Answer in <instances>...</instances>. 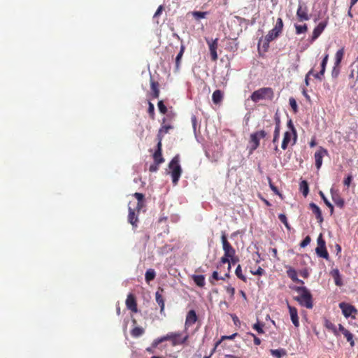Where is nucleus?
Instances as JSON below:
<instances>
[{
	"label": "nucleus",
	"mask_w": 358,
	"mask_h": 358,
	"mask_svg": "<svg viewBox=\"0 0 358 358\" xmlns=\"http://www.w3.org/2000/svg\"><path fill=\"white\" fill-rule=\"evenodd\" d=\"M294 289L299 294L294 299L297 301L301 306L308 309L313 308V296L310 292L303 286L296 287Z\"/></svg>",
	"instance_id": "f257e3e1"
},
{
	"label": "nucleus",
	"mask_w": 358,
	"mask_h": 358,
	"mask_svg": "<svg viewBox=\"0 0 358 358\" xmlns=\"http://www.w3.org/2000/svg\"><path fill=\"white\" fill-rule=\"evenodd\" d=\"M274 97V92L271 87H262L255 91L250 96V99L254 102H258L260 100H272Z\"/></svg>",
	"instance_id": "f03ea898"
},
{
	"label": "nucleus",
	"mask_w": 358,
	"mask_h": 358,
	"mask_svg": "<svg viewBox=\"0 0 358 358\" xmlns=\"http://www.w3.org/2000/svg\"><path fill=\"white\" fill-rule=\"evenodd\" d=\"M179 155H176L170 162L169 167L171 169L172 182L174 185H177L182 173V169L179 164Z\"/></svg>",
	"instance_id": "7ed1b4c3"
},
{
	"label": "nucleus",
	"mask_w": 358,
	"mask_h": 358,
	"mask_svg": "<svg viewBox=\"0 0 358 358\" xmlns=\"http://www.w3.org/2000/svg\"><path fill=\"white\" fill-rule=\"evenodd\" d=\"M283 28V22L282 18L278 17L276 21V24L275 27L268 31V34L266 36V40L267 44L270 42L275 39L279 36L280 33L282 31Z\"/></svg>",
	"instance_id": "20e7f679"
},
{
	"label": "nucleus",
	"mask_w": 358,
	"mask_h": 358,
	"mask_svg": "<svg viewBox=\"0 0 358 358\" xmlns=\"http://www.w3.org/2000/svg\"><path fill=\"white\" fill-rule=\"evenodd\" d=\"M317 246L315 249L316 254L325 259H329V253L326 248L325 241L322 238V234H320L317 240Z\"/></svg>",
	"instance_id": "39448f33"
},
{
	"label": "nucleus",
	"mask_w": 358,
	"mask_h": 358,
	"mask_svg": "<svg viewBox=\"0 0 358 358\" xmlns=\"http://www.w3.org/2000/svg\"><path fill=\"white\" fill-rule=\"evenodd\" d=\"M181 336V334L178 333H169L164 336H162L164 341H171L173 345L185 343L188 339V335L185 336L182 339L179 340L178 338Z\"/></svg>",
	"instance_id": "423d86ee"
},
{
	"label": "nucleus",
	"mask_w": 358,
	"mask_h": 358,
	"mask_svg": "<svg viewBox=\"0 0 358 358\" xmlns=\"http://www.w3.org/2000/svg\"><path fill=\"white\" fill-rule=\"evenodd\" d=\"M221 241L222 243V248L224 252V254H225L226 256H231L233 257L234 255H236V250L228 241L226 233L224 231L222 232Z\"/></svg>",
	"instance_id": "0eeeda50"
},
{
	"label": "nucleus",
	"mask_w": 358,
	"mask_h": 358,
	"mask_svg": "<svg viewBox=\"0 0 358 358\" xmlns=\"http://www.w3.org/2000/svg\"><path fill=\"white\" fill-rule=\"evenodd\" d=\"M329 155L328 151L323 147H320L314 154L315 166L317 169H320L322 165L323 157Z\"/></svg>",
	"instance_id": "6e6552de"
},
{
	"label": "nucleus",
	"mask_w": 358,
	"mask_h": 358,
	"mask_svg": "<svg viewBox=\"0 0 358 358\" xmlns=\"http://www.w3.org/2000/svg\"><path fill=\"white\" fill-rule=\"evenodd\" d=\"M308 9L307 6L303 3H299L297 10H296V17L299 22L307 21L310 20V16L308 13Z\"/></svg>",
	"instance_id": "1a4fd4ad"
},
{
	"label": "nucleus",
	"mask_w": 358,
	"mask_h": 358,
	"mask_svg": "<svg viewBox=\"0 0 358 358\" xmlns=\"http://www.w3.org/2000/svg\"><path fill=\"white\" fill-rule=\"evenodd\" d=\"M339 307L342 310V313L345 317L352 316V318H355V316L353 315V314H356L357 310L355 306L349 303L342 302L339 303Z\"/></svg>",
	"instance_id": "9d476101"
},
{
	"label": "nucleus",
	"mask_w": 358,
	"mask_h": 358,
	"mask_svg": "<svg viewBox=\"0 0 358 358\" xmlns=\"http://www.w3.org/2000/svg\"><path fill=\"white\" fill-rule=\"evenodd\" d=\"M206 42L209 46V50L210 52L211 59L213 62L217 60L218 56L217 54V49L218 48V39L215 38L214 40H208L206 39Z\"/></svg>",
	"instance_id": "9b49d317"
},
{
	"label": "nucleus",
	"mask_w": 358,
	"mask_h": 358,
	"mask_svg": "<svg viewBox=\"0 0 358 358\" xmlns=\"http://www.w3.org/2000/svg\"><path fill=\"white\" fill-rule=\"evenodd\" d=\"M330 193L331 196V199L334 203L339 208H342L344 207L345 201L341 196L338 189H336L334 188H331Z\"/></svg>",
	"instance_id": "f8f14e48"
},
{
	"label": "nucleus",
	"mask_w": 358,
	"mask_h": 358,
	"mask_svg": "<svg viewBox=\"0 0 358 358\" xmlns=\"http://www.w3.org/2000/svg\"><path fill=\"white\" fill-rule=\"evenodd\" d=\"M165 122L166 118H164L162 124L159 128L157 135V141L160 143H162V139L164 137L165 134H168L171 129H173V127L171 124H164Z\"/></svg>",
	"instance_id": "ddd939ff"
},
{
	"label": "nucleus",
	"mask_w": 358,
	"mask_h": 358,
	"mask_svg": "<svg viewBox=\"0 0 358 358\" xmlns=\"http://www.w3.org/2000/svg\"><path fill=\"white\" fill-rule=\"evenodd\" d=\"M127 308L133 313L138 312L137 302L135 296L130 293L127 295L126 301Z\"/></svg>",
	"instance_id": "4468645a"
},
{
	"label": "nucleus",
	"mask_w": 358,
	"mask_h": 358,
	"mask_svg": "<svg viewBox=\"0 0 358 358\" xmlns=\"http://www.w3.org/2000/svg\"><path fill=\"white\" fill-rule=\"evenodd\" d=\"M198 320L196 311L194 310H190L187 312L185 322V328L187 329L189 327L192 326Z\"/></svg>",
	"instance_id": "2eb2a0df"
},
{
	"label": "nucleus",
	"mask_w": 358,
	"mask_h": 358,
	"mask_svg": "<svg viewBox=\"0 0 358 358\" xmlns=\"http://www.w3.org/2000/svg\"><path fill=\"white\" fill-rule=\"evenodd\" d=\"M327 25V21H322L318 24V25L313 29V36H312V38H311L312 41H314L320 36V34L323 32V31L326 28Z\"/></svg>",
	"instance_id": "dca6fc26"
},
{
	"label": "nucleus",
	"mask_w": 358,
	"mask_h": 358,
	"mask_svg": "<svg viewBox=\"0 0 358 358\" xmlns=\"http://www.w3.org/2000/svg\"><path fill=\"white\" fill-rule=\"evenodd\" d=\"M287 308L289 309L290 318L293 324L294 325L295 327H299V320L297 309L295 307L290 306L289 304H287Z\"/></svg>",
	"instance_id": "f3484780"
},
{
	"label": "nucleus",
	"mask_w": 358,
	"mask_h": 358,
	"mask_svg": "<svg viewBox=\"0 0 358 358\" xmlns=\"http://www.w3.org/2000/svg\"><path fill=\"white\" fill-rule=\"evenodd\" d=\"M153 159L155 162L157 164H162L164 162V159L162 157V143L157 142V150L153 154Z\"/></svg>",
	"instance_id": "a211bd4d"
},
{
	"label": "nucleus",
	"mask_w": 358,
	"mask_h": 358,
	"mask_svg": "<svg viewBox=\"0 0 358 358\" xmlns=\"http://www.w3.org/2000/svg\"><path fill=\"white\" fill-rule=\"evenodd\" d=\"M287 268V276L294 282H297V283H299V284H301V285H303L304 282L303 280H300L298 278V276H297V272L296 271L291 267V266H286Z\"/></svg>",
	"instance_id": "6ab92c4d"
},
{
	"label": "nucleus",
	"mask_w": 358,
	"mask_h": 358,
	"mask_svg": "<svg viewBox=\"0 0 358 358\" xmlns=\"http://www.w3.org/2000/svg\"><path fill=\"white\" fill-rule=\"evenodd\" d=\"M339 331L343 334V336L346 338L347 341L350 343V346L353 347L355 345V341L353 340V334L350 332L348 329H346L342 324H338Z\"/></svg>",
	"instance_id": "aec40b11"
},
{
	"label": "nucleus",
	"mask_w": 358,
	"mask_h": 358,
	"mask_svg": "<svg viewBox=\"0 0 358 358\" xmlns=\"http://www.w3.org/2000/svg\"><path fill=\"white\" fill-rule=\"evenodd\" d=\"M309 208L315 215L317 222L319 223H322L324 220H323V217H322V211H321L320 208L314 203H310L309 204Z\"/></svg>",
	"instance_id": "412c9836"
},
{
	"label": "nucleus",
	"mask_w": 358,
	"mask_h": 358,
	"mask_svg": "<svg viewBox=\"0 0 358 358\" xmlns=\"http://www.w3.org/2000/svg\"><path fill=\"white\" fill-rule=\"evenodd\" d=\"M328 59H329V55L326 54L321 62V70H320V73L314 74V76L315 78L319 79L320 80H322V76H324V72H325Z\"/></svg>",
	"instance_id": "4be33fe9"
},
{
	"label": "nucleus",
	"mask_w": 358,
	"mask_h": 358,
	"mask_svg": "<svg viewBox=\"0 0 358 358\" xmlns=\"http://www.w3.org/2000/svg\"><path fill=\"white\" fill-rule=\"evenodd\" d=\"M292 138H294V133L292 131H285L284 134L281 148L282 150H286L289 143L291 141Z\"/></svg>",
	"instance_id": "5701e85b"
},
{
	"label": "nucleus",
	"mask_w": 358,
	"mask_h": 358,
	"mask_svg": "<svg viewBox=\"0 0 358 358\" xmlns=\"http://www.w3.org/2000/svg\"><path fill=\"white\" fill-rule=\"evenodd\" d=\"M128 221L133 227H137L138 216L135 213V210L131 207H129Z\"/></svg>",
	"instance_id": "b1692460"
},
{
	"label": "nucleus",
	"mask_w": 358,
	"mask_h": 358,
	"mask_svg": "<svg viewBox=\"0 0 358 358\" xmlns=\"http://www.w3.org/2000/svg\"><path fill=\"white\" fill-rule=\"evenodd\" d=\"M151 94L152 98L157 99L159 96V83L152 79L150 80Z\"/></svg>",
	"instance_id": "393cba45"
},
{
	"label": "nucleus",
	"mask_w": 358,
	"mask_h": 358,
	"mask_svg": "<svg viewBox=\"0 0 358 358\" xmlns=\"http://www.w3.org/2000/svg\"><path fill=\"white\" fill-rule=\"evenodd\" d=\"M134 196L137 199L138 202L136 206V210L138 212L144 206V195L142 193L136 192Z\"/></svg>",
	"instance_id": "a878e982"
},
{
	"label": "nucleus",
	"mask_w": 358,
	"mask_h": 358,
	"mask_svg": "<svg viewBox=\"0 0 358 358\" xmlns=\"http://www.w3.org/2000/svg\"><path fill=\"white\" fill-rule=\"evenodd\" d=\"M224 98V93L220 90H215L212 95V100L215 104H220Z\"/></svg>",
	"instance_id": "bb28decb"
},
{
	"label": "nucleus",
	"mask_w": 358,
	"mask_h": 358,
	"mask_svg": "<svg viewBox=\"0 0 358 358\" xmlns=\"http://www.w3.org/2000/svg\"><path fill=\"white\" fill-rule=\"evenodd\" d=\"M331 275L334 279L335 284L337 286H341L343 285V282L341 280V274L339 272V270L338 268L333 269L331 273Z\"/></svg>",
	"instance_id": "cd10ccee"
},
{
	"label": "nucleus",
	"mask_w": 358,
	"mask_h": 358,
	"mask_svg": "<svg viewBox=\"0 0 358 358\" xmlns=\"http://www.w3.org/2000/svg\"><path fill=\"white\" fill-rule=\"evenodd\" d=\"M155 300L160 307V313L163 314L165 308L164 299L159 291L155 293Z\"/></svg>",
	"instance_id": "c85d7f7f"
},
{
	"label": "nucleus",
	"mask_w": 358,
	"mask_h": 358,
	"mask_svg": "<svg viewBox=\"0 0 358 358\" xmlns=\"http://www.w3.org/2000/svg\"><path fill=\"white\" fill-rule=\"evenodd\" d=\"M345 54L344 48L339 49L335 54V62L334 64L336 66H341V61Z\"/></svg>",
	"instance_id": "c756f323"
},
{
	"label": "nucleus",
	"mask_w": 358,
	"mask_h": 358,
	"mask_svg": "<svg viewBox=\"0 0 358 358\" xmlns=\"http://www.w3.org/2000/svg\"><path fill=\"white\" fill-rule=\"evenodd\" d=\"M192 279L194 283L200 287H203L205 285V277L203 275H194Z\"/></svg>",
	"instance_id": "7c9ffc66"
},
{
	"label": "nucleus",
	"mask_w": 358,
	"mask_h": 358,
	"mask_svg": "<svg viewBox=\"0 0 358 358\" xmlns=\"http://www.w3.org/2000/svg\"><path fill=\"white\" fill-rule=\"evenodd\" d=\"M185 50V47L183 44L181 45L180 51L176 58V69L178 70L180 65V62Z\"/></svg>",
	"instance_id": "2f4dec72"
},
{
	"label": "nucleus",
	"mask_w": 358,
	"mask_h": 358,
	"mask_svg": "<svg viewBox=\"0 0 358 358\" xmlns=\"http://www.w3.org/2000/svg\"><path fill=\"white\" fill-rule=\"evenodd\" d=\"M252 149L256 150L259 146V138L255 133L251 134L250 136Z\"/></svg>",
	"instance_id": "473e14b6"
},
{
	"label": "nucleus",
	"mask_w": 358,
	"mask_h": 358,
	"mask_svg": "<svg viewBox=\"0 0 358 358\" xmlns=\"http://www.w3.org/2000/svg\"><path fill=\"white\" fill-rule=\"evenodd\" d=\"M300 190L304 196H306L309 192L308 183L306 180H302L299 184Z\"/></svg>",
	"instance_id": "72a5a7b5"
},
{
	"label": "nucleus",
	"mask_w": 358,
	"mask_h": 358,
	"mask_svg": "<svg viewBox=\"0 0 358 358\" xmlns=\"http://www.w3.org/2000/svg\"><path fill=\"white\" fill-rule=\"evenodd\" d=\"M156 273L154 269L150 268L146 271L145 274V281L149 283L150 281L153 280L155 278Z\"/></svg>",
	"instance_id": "f704fd0d"
},
{
	"label": "nucleus",
	"mask_w": 358,
	"mask_h": 358,
	"mask_svg": "<svg viewBox=\"0 0 358 358\" xmlns=\"http://www.w3.org/2000/svg\"><path fill=\"white\" fill-rule=\"evenodd\" d=\"M324 327L329 330L331 331L335 335H338V331L334 324H333L329 320H325L324 321Z\"/></svg>",
	"instance_id": "c9c22d12"
},
{
	"label": "nucleus",
	"mask_w": 358,
	"mask_h": 358,
	"mask_svg": "<svg viewBox=\"0 0 358 358\" xmlns=\"http://www.w3.org/2000/svg\"><path fill=\"white\" fill-rule=\"evenodd\" d=\"M270 352L276 358H281L282 356L286 355V351L284 349L271 350Z\"/></svg>",
	"instance_id": "e433bc0d"
},
{
	"label": "nucleus",
	"mask_w": 358,
	"mask_h": 358,
	"mask_svg": "<svg viewBox=\"0 0 358 358\" xmlns=\"http://www.w3.org/2000/svg\"><path fill=\"white\" fill-rule=\"evenodd\" d=\"M294 27L296 29V34H303L308 31V26L306 24H304L303 25L295 24Z\"/></svg>",
	"instance_id": "4c0bfd02"
},
{
	"label": "nucleus",
	"mask_w": 358,
	"mask_h": 358,
	"mask_svg": "<svg viewBox=\"0 0 358 358\" xmlns=\"http://www.w3.org/2000/svg\"><path fill=\"white\" fill-rule=\"evenodd\" d=\"M144 333V329L139 327H136L131 330V334L134 337H139Z\"/></svg>",
	"instance_id": "58836bf2"
},
{
	"label": "nucleus",
	"mask_w": 358,
	"mask_h": 358,
	"mask_svg": "<svg viewBox=\"0 0 358 358\" xmlns=\"http://www.w3.org/2000/svg\"><path fill=\"white\" fill-rule=\"evenodd\" d=\"M264 327V323H261L259 322H257V323L254 324L252 326L253 329L257 331L258 334H264V331L263 327Z\"/></svg>",
	"instance_id": "ea45409f"
},
{
	"label": "nucleus",
	"mask_w": 358,
	"mask_h": 358,
	"mask_svg": "<svg viewBox=\"0 0 358 358\" xmlns=\"http://www.w3.org/2000/svg\"><path fill=\"white\" fill-rule=\"evenodd\" d=\"M235 273H236V276L239 279L243 280V282H245L247 281L246 277L242 273V269H241V265H238V266L236 267V268L235 270Z\"/></svg>",
	"instance_id": "a19ab883"
},
{
	"label": "nucleus",
	"mask_w": 358,
	"mask_h": 358,
	"mask_svg": "<svg viewBox=\"0 0 358 358\" xmlns=\"http://www.w3.org/2000/svg\"><path fill=\"white\" fill-rule=\"evenodd\" d=\"M319 194L324 201V203L329 208L331 213H332L334 212L333 205L329 201V200L327 199V197L322 191H320Z\"/></svg>",
	"instance_id": "79ce46f5"
},
{
	"label": "nucleus",
	"mask_w": 358,
	"mask_h": 358,
	"mask_svg": "<svg viewBox=\"0 0 358 358\" xmlns=\"http://www.w3.org/2000/svg\"><path fill=\"white\" fill-rule=\"evenodd\" d=\"M287 127L289 128V131H292L294 133V143L296 142V138H297V134H296V131L294 128V126L293 124V122H292V120H289L288 122H287Z\"/></svg>",
	"instance_id": "37998d69"
},
{
	"label": "nucleus",
	"mask_w": 358,
	"mask_h": 358,
	"mask_svg": "<svg viewBox=\"0 0 358 358\" xmlns=\"http://www.w3.org/2000/svg\"><path fill=\"white\" fill-rule=\"evenodd\" d=\"M289 103L294 113L298 112V106L296 99L294 97L289 99Z\"/></svg>",
	"instance_id": "c03bdc74"
},
{
	"label": "nucleus",
	"mask_w": 358,
	"mask_h": 358,
	"mask_svg": "<svg viewBox=\"0 0 358 358\" xmlns=\"http://www.w3.org/2000/svg\"><path fill=\"white\" fill-rule=\"evenodd\" d=\"M192 15L196 20H200L206 17L207 12L194 11L192 12Z\"/></svg>",
	"instance_id": "a18cd8bd"
},
{
	"label": "nucleus",
	"mask_w": 358,
	"mask_h": 358,
	"mask_svg": "<svg viewBox=\"0 0 358 358\" xmlns=\"http://www.w3.org/2000/svg\"><path fill=\"white\" fill-rule=\"evenodd\" d=\"M278 218L279 220H280L281 222H282L285 227L288 229H290V226H289V224L288 223V221H287V217L285 214H280L278 215Z\"/></svg>",
	"instance_id": "49530a36"
},
{
	"label": "nucleus",
	"mask_w": 358,
	"mask_h": 358,
	"mask_svg": "<svg viewBox=\"0 0 358 358\" xmlns=\"http://www.w3.org/2000/svg\"><path fill=\"white\" fill-rule=\"evenodd\" d=\"M213 280H224V278L220 277L217 271H215L212 273L211 278L209 279L210 283L212 285H214V282H213Z\"/></svg>",
	"instance_id": "de8ad7c7"
},
{
	"label": "nucleus",
	"mask_w": 358,
	"mask_h": 358,
	"mask_svg": "<svg viewBox=\"0 0 358 358\" xmlns=\"http://www.w3.org/2000/svg\"><path fill=\"white\" fill-rule=\"evenodd\" d=\"M148 112L150 115V117L152 120L155 119V106L154 105L149 101L148 103Z\"/></svg>",
	"instance_id": "09e8293b"
},
{
	"label": "nucleus",
	"mask_w": 358,
	"mask_h": 358,
	"mask_svg": "<svg viewBox=\"0 0 358 358\" xmlns=\"http://www.w3.org/2000/svg\"><path fill=\"white\" fill-rule=\"evenodd\" d=\"M340 73V66H336L334 64L333 69L331 71V76L334 78H336Z\"/></svg>",
	"instance_id": "8fccbe9b"
},
{
	"label": "nucleus",
	"mask_w": 358,
	"mask_h": 358,
	"mask_svg": "<svg viewBox=\"0 0 358 358\" xmlns=\"http://www.w3.org/2000/svg\"><path fill=\"white\" fill-rule=\"evenodd\" d=\"M157 106L161 113L165 114L167 112L166 106L164 104L162 101H159Z\"/></svg>",
	"instance_id": "3c124183"
},
{
	"label": "nucleus",
	"mask_w": 358,
	"mask_h": 358,
	"mask_svg": "<svg viewBox=\"0 0 358 358\" xmlns=\"http://www.w3.org/2000/svg\"><path fill=\"white\" fill-rule=\"evenodd\" d=\"M352 176L351 174L348 175L344 180H343V185L348 188L352 181Z\"/></svg>",
	"instance_id": "603ef678"
},
{
	"label": "nucleus",
	"mask_w": 358,
	"mask_h": 358,
	"mask_svg": "<svg viewBox=\"0 0 358 358\" xmlns=\"http://www.w3.org/2000/svg\"><path fill=\"white\" fill-rule=\"evenodd\" d=\"M280 129L275 128L274 134H273V143H276L278 141V139L280 137Z\"/></svg>",
	"instance_id": "864d4df0"
},
{
	"label": "nucleus",
	"mask_w": 358,
	"mask_h": 358,
	"mask_svg": "<svg viewBox=\"0 0 358 358\" xmlns=\"http://www.w3.org/2000/svg\"><path fill=\"white\" fill-rule=\"evenodd\" d=\"M226 292L230 295L231 298H234L235 294V288L231 286H227L225 287Z\"/></svg>",
	"instance_id": "5fc2aeb1"
},
{
	"label": "nucleus",
	"mask_w": 358,
	"mask_h": 358,
	"mask_svg": "<svg viewBox=\"0 0 358 358\" xmlns=\"http://www.w3.org/2000/svg\"><path fill=\"white\" fill-rule=\"evenodd\" d=\"M311 238L309 236H307L300 243L301 248H305L310 243Z\"/></svg>",
	"instance_id": "6e6d98bb"
},
{
	"label": "nucleus",
	"mask_w": 358,
	"mask_h": 358,
	"mask_svg": "<svg viewBox=\"0 0 358 358\" xmlns=\"http://www.w3.org/2000/svg\"><path fill=\"white\" fill-rule=\"evenodd\" d=\"M248 334L253 337L254 344L255 345H259L261 344V340L258 337H257L253 333H248Z\"/></svg>",
	"instance_id": "4d7b16f0"
},
{
	"label": "nucleus",
	"mask_w": 358,
	"mask_h": 358,
	"mask_svg": "<svg viewBox=\"0 0 358 358\" xmlns=\"http://www.w3.org/2000/svg\"><path fill=\"white\" fill-rule=\"evenodd\" d=\"M255 133L257 134L259 139L264 138L267 136V132L264 130H261Z\"/></svg>",
	"instance_id": "13d9d810"
},
{
	"label": "nucleus",
	"mask_w": 358,
	"mask_h": 358,
	"mask_svg": "<svg viewBox=\"0 0 358 358\" xmlns=\"http://www.w3.org/2000/svg\"><path fill=\"white\" fill-rule=\"evenodd\" d=\"M159 164H157V163L155 162L153 164H151L150 166L149 171L150 172H156L158 170V169H159Z\"/></svg>",
	"instance_id": "bf43d9fd"
},
{
	"label": "nucleus",
	"mask_w": 358,
	"mask_h": 358,
	"mask_svg": "<svg viewBox=\"0 0 358 358\" xmlns=\"http://www.w3.org/2000/svg\"><path fill=\"white\" fill-rule=\"evenodd\" d=\"M264 270L263 268H262L261 267H259L255 271H251V273L253 274V275H262L264 274Z\"/></svg>",
	"instance_id": "052dcab7"
},
{
	"label": "nucleus",
	"mask_w": 358,
	"mask_h": 358,
	"mask_svg": "<svg viewBox=\"0 0 358 358\" xmlns=\"http://www.w3.org/2000/svg\"><path fill=\"white\" fill-rule=\"evenodd\" d=\"M230 257H231V256H226L225 254H224V255L221 257L220 259V262L222 263V264H229L230 263Z\"/></svg>",
	"instance_id": "680f3d73"
},
{
	"label": "nucleus",
	"mask_w": 358,
	"mask_h": 358,
	"mask_svg": "<svg viewBox=\"0 0 358 358\" xmlns=\"http://www.w3.org/2000/svg\"><path fill=\"white\" fill-rule=\"evenodd\" d=\"M162 342H164L162 337L158 338L153 341L152 346V348H156L159 344H160Z\"/></svg>",
	"instance_id": "e2e57ef3"
},
{
	"label": "nucleus",
	"mask_w": 358,
	"mask_h": 358,
	"mask_svg": "<svg viewBox=\"0 0 358 358\" xmlns=\"http://www.w3.org/2000/svg\"><path fill=\"white\" fill-rule=\"evenodd\" d=\"M163 10H164L163 6H159L154 15V17H157L159 16L162 14Z\"/></svg>",
	"instance_id": "0e129e2a"
},
{
	"label": "nucleus",
	"mask_w": 358,
	"mask_h": 358,
	"mask_svg": "<svg viewBox=\"0 0 358 358\" xmlns=\"http://www.w3.org/2000/svg\"><path fill=\"white\" fill-rule=\"evenodd\" d=\"M221 343V341H217L215 344V346L214 348L212 349L211 350V352L209 355H210V357L215 353V352L216 351V349L218 347V345Z\"/></svg>",
	"instance_id": "69168bd1"
},
{
	"label": "nucleus",
	"mask_w": 358,
	"mask_h": 358,
	"mask_svg": "<svg viewBox=\"0 0 358 358\" xmlns=\"http://www.w3.org/2000/svg\"><path fill=\"white\" fill-rule=\"evenodd\" d=\"M275 128H278L280 129V117L278 116L275 117Z\"/></svg>",
	"instance_id": "338daca9"
},
{
	"label": "nucleus",
	"mask_w": 358,
	"mask_h": 358,
	"mask_svg": "<svg viewBox=\"0 0 358 358\" xmlns=\"http://www.w3.org/2000/svg\"><path fill=\"white\" fill-rule=\"evenodd\" d=\"M299 273L304 278H306L308 277V271L306 269L300 271Z\"/></svg>",
	"instance_id": "774afa93"
}]
</instances>
